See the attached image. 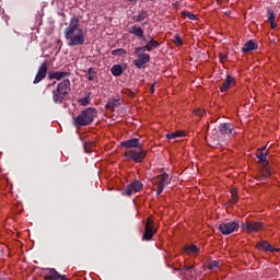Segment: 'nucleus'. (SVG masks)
<instances>
[{"label": "nucleus", "mask_w": 280, "mask_h": 280, "mask_svg": "<svg viewBox=\"0 0 280 280\" xmlns=\"http://www.w3.org/2000/svg\"><path fill=\"white\" fill-rule=\"evenodd\" d=\"M63 36L68 47H80L84 45L86 36L84 35V30L80 27V19H70L69 25L63 31Z\"/></svg>", "instance_id": "1"}, {"label": "nucleus", "mask_w": 280, "mask_h": 280, "mask_svg": "<svg viewBox=\"0 0 280 280\" xmlns=\"http://www.w3.org/2000/svg\"><path fill=\"white\" fill-rule=\"evenodd\" d=\"M120 148H126L125 156L131 159L135 163H141L148 151L143 150V144H140L139 141H122Z\"/></svg>", "instance_id": "2"}, {"label": "nucleus", "mask_w": 280, "mask_h": 280, "mask_svg": "<svg viewBox=\"0 0 280 280\" xmlns=\"http://www.w3.org/2000/svg\"><path fill=\"white\" fill-rule=\"evenodd\" d=\"M97 117V109L94 107H88L83 109L75 118L74 126L75 128H82V126H91Z\"/></svg>", "instance_id": "3"}, {"label": "nucleus", "mask_w": 280, "mask_h": 280, "mask_svg": "<svg viewBox=\"0 0 280 280\" xmlns=\"http://www.w3.org/2000/svg\"><path fill=\"white\" fill-rule=\"evenodd\" d=\"M69 91H71V81L66 79L57 84V88L52 91V102L55 104H62L67 95H69Z\"/></svg>", "instance_id": "4"}, {"label": "nucleus", "mask_w": 280, "mask_h": 280, "mask_svg": "<svg viewBox=\"0 0 280 280\" xmlns=\"http://www.w3.org/2000/svg\"><path fill=\"white\" fill-rule=\"evenodd\" d=\"M154 235H156V229H154V217L151 215L147 220L142 240L143 242H150Z\"/></svg>", "instance_id": "5"}, {"label": "nucleus", "mask_w": 280, "mask_h": 280, "mask_svg": "<svg viewBox=\"0 0 280 280\" xmlns=\"http://www.w3.org/2000/svg\"><path fill=\"white\" fill-rule=\"evenodd\" d=\"M241 229L246 231V233H259V231L264 229V223L246 220L245 222H242Z\"/></svg>", "instance_id": "6"}, {"label": "nucleus", "mask_w": 280, "mask_h": 280, "mask_svg": "<svg viewBox=\"0 0 280 280\" xmlns=\"http://www.w3.org/2000/svg\"><path fill=\"white\" fill-rule=\"evenodd\" d=\"M222 235H231L235 231H240V221L223 222L219 225Z\"/></svg>", "instance_id": "7"}, {"label": "nucleus", "mask_w": 280, "mask_h": 280, "mask_svg": "<svg viewBox=\"0 0 280 280\" xmlns=\"http://www.w3.org/2000/svg\"><path fill=\"white\" fill-rule=\"evenodd\" d=\"M143 189V183H141L139 179H136L133 183H131L127 188L122 191L124 196H132V192H139Z\"/></svg>", "instance_id": "8"}, {"label": "nucleus", "mask_w": 280, "mask_h": 280, "mask_svg": "<svg viewBox=\"0 0 280 280\" xmlns=\"http://www.w3.org/2000/svg\"><path fill=\"white\" fill-rule=\"evenodd\" d=\"M219 130L221 135H225L228 137H235L237 130H235V126L231 122H223L219 126Z\"/></svg>", "instance_id": "9"}, {"label": "nucleus", "mask_w": 280, "mask_h": 280, "mask_svg": "<svg viewBox=\"0 0 280 280\" xmlns=\"http://www.w3.org/2000/svg\"><path fill=\"white\" fill-rule=\"evenodd\" d=\"M46 77H47V62H43L38 68V71L33 81V84H38V82H43V80H45Z\"/></svg>", "instance_id": "10"}, {"label": "nucleus", "mask_w": 280, "mask_h": 280, "mask_svg": "<svg viewBox=\"0 0 280 280\" xmlns=\"http://www.w3.org/2000/svg\"><path fill=\"white\" fill-rule=\"evenodd\" d=\"M150 61V55L148 54H138V58L133 60V65L138 68V69H143V67L145 65H148V62Z\"/></svg>", "instance_id": "11"}, {"label": "nucleus", "mask_w": 280, "mask_h": 280, "mask_svg": "<svg viewBox=\"0 0 280 280\" xmlns=\"http://www.w3.org/2000/svg\"><path fill=\"white\" fill-rule=\"evenodd\" d=\"M258 250H265V253H279V248L273 247L268 241L258 242L256 244Z\"/></svg>", "instance_id": "12"}, {"label": "nucleus", "mask_w": 280, "mask_h": 280, "mask_svg": "<svg viewBox=\"0 0 280 280\" xmlns=\"http://www.w3.org/2000/svg\"><path fill=\"white\" fill-rule=\"evenodd\" d=\"M170 175L167 173H163L156 176L154 185H156V187L165 188V185H170Z\"/></svg>", "instance_id": "13"}, {"label": "nucleus", "mask_w": 280, "mask_h": 280, "mask_svg": "<svg viewBox=\"0 0 280 280\" xmlns=\"http://www.w3.org/2000/svg\"><path fill=\"white\" fill-rule=\"evenodd\" d=\"M44 279H46V280H58V279L65 280V279H67V276H62V275L58 273L56 271V269L51 268V269H47V272L45 273Z\"/></svg>", "instance_id": "14"}, {"label": "nucleus", "mask_w": 280, "mask_h": 280, "mask_svg": "<svg viewBox=\"0 0 280 280\" xmlns=\"http://www.w3.org/2000/svg\"><path fill=\"white\" fill-rule=\"evenodd\" d=\"M256 156L258 159V163H262V165H269L268 162V152H266V147L262 149H257Z\"/></svg>", "instance_id": "15"}, {"label": "nucleus", "mask_w": 280, "mask_h": 280, "mask_svg": "<svg viewBox=\"0 0 280 280\" xmlns=\"http://www.w3.org/2000/svg\"><path fill=\"white\" fill-rule=\"evenodd\" d=\"M233 86H235V79L228 74L224 83L221 86V92L226 93V91H229V89H232Z\"/></svg>", "instance_id": "16"}, {"label": "nucleus", "mask_w": 280, "mask_h": 280, "mask_svg": "<svg viewBox=\"0 0 280 280\" xmlns=\"http://www.w3.org/2000/svg\"><path fill=\"white\" fill-rule=\"evenodd\" d=\"M129 34L137 36V38H142V42L145 43V37L143 36V28L141 26L133 25L129 27Z\"/></svg>", "instance_id": "17"}, {"label": "nucleus", "mask_w": 280, "mask_h": 280, "mask_svg": "<svg viewBox=\"0 0 280 280\" xmlns=\"http://www.w3.org/2000/svg\"><path fill=\"white\" fill-rule=\"evenodd\" d=\"M67 75H70L69 72H62V71H55L49 74V80H62L67 78Z\"/></svg>", "instance_id": "18"}, {"label": "nucleus", "mask_w": 280, "mask_h": 280, "mask_svg": "<svg viewBox=\"0 0 280 280\" xmlns=\"http://www.w3.org/2000/svg\"><path fill=\"white\" fill-rule=\"evenodd\" d=\"M183 137H187V131L185 130H177V131H174L172 133H167L166 135V138L168 140H172V139H180Z\"/></svg>", "instance_id": "19"}, {"label": "nucleus", "mask_w": 280, "mask_h": 280, "mask_svg": "<svg viewBox=\"0 0 280 280\" xmlns=\"http://www.w3.org/2000/svg\"><path fill=\"white\" fill-rule=\"evenodd\" d=\"M184 253H187V255H198L200 248L196 245H187L184 247Z\"/></svg>", "instance_id": "20"}, {"label": "nucleus", "mask_w": 280, "mask_h": 280, "mask_svg": "<svg viewBox=\"0 0 280 280\" xmlns=\"http://www.w3.org/2000/svg\"><path fill=\"white\" fill-rule=\"evenodd\" d=\"M255 49H257V45L255 44V42L249 40L245 43V45L242 48V51L243 54H247V51H255Z\"/></svg>", "instance_id": "21"}, {"label": "nucleus", "mask_w": 280, "mask_h": 280, "mask_svg": "<svg viewBox=\"0 0 280 280\" xmlns=\"http://www.w3.org/2000/svg\"><path fill=\"white\" fill-rule=\"evenodd\" d=\"M96 77H97V71H95L94 68H89L88 73L85 75L86 80L89 82H93V80H95Z\"/></svg>", "instance_id": "22"}, {"label": "nucleus", "mask_w": 280, "mask_h": 280, "mask_svg": "<svg viewBox=\"0 0 280 280\" xmlns=\"http://www.w3.org/2000/svg\"><path fill=\"white\" fill-rule=\"evenodd\" d=\"M145 19H148V12L145 11H141L137 16L133 18L137 23H141V21H145Z\"/></svg>", "instance_id": "23"}, {"label": "nucleus", "mask_w": 280, "mask_h": 280, "mask_svg": "<svg viewBox=\"0 0 280 280\" xmlns=\"http://www.w3.org/2000/svg\"><path fill=\"white\" fill-rule=\"evenodd\" d=\"M112 73L113 75L119 77L121 73H124V70L121 69V66L116 65L112 67Z\"/></svg>", "instance_id": "24"}, {"label": "nucleus", "mask_w": 280, "mask_h": 280, "mask_svg": "<svg viewBox=\"0 0 280 280\" xmlns=\"http://www.w3.org/2000/svg\"><path fill=\"white\" fill-rule=\"evenodd\" d=\"M94 145H96L95 141H85L83 143V150L84 152H91V149L94 148Z\"/></svg>", "instance_id": "25"}, {"label": "nucleus", "mask_w": 280, "mask_h": 280, "mask_svg": "<svg viewBox=\"0 0 280 280\" xmlns=\"http://www.w3.org/2000/svg\"><path fill=\"white\" fill-rule=\"evenodd\" d=\"M270 164H264L262 165V173H261V176H264L265 178H270Z\"/></svg>", "instance_id": "26"}, {"label": "nucleus", "mask_w": 280, "mask_h": 280, "mask_svg": "<svg viewBox=\"0 0 280 280\" xmlns=\"http://www.w3.org/2000/svg\"><path fill=\"white\" fill-rule=\"evenodd\" d=\"M119 104L120 103L117 100H114L106 104V108H108V110H115Z\"/></svg>", "instance_id": "27"}, {"label": "nucleus", "mask_w": 280, "mask_h": 280, "mask_svg": "<svg viewBox=\"0 0 280 280\" xmlns=\"http://www.w3.org/2000/svg\"><path fill=\"white\" fill-rule=\"evenodd\" d=\"M173 43L176 45V47H183V38L179 34L173 36Z\"/></svg>", "instance_id": "28"}, {"label": "nucleus", "mask_w": 280, "mask_h": 280, "mask_svg": "<svg viewBox=\"0 0 280 280\" xmlns=\"http://www.w3.org/2000/svg\"><path fill=\"white\" fill-rule=\"evenodd\" d=\"M182 15L184 19H188L189 21H196V14H194L189 11H183Z\"/></svg>", "instance_id": "29"}, {"label": "nucleus", "mask_w": 280, "mask_h": 280, "mask_svg": "<svg viewBox=\"0 0 280 280\" xmlns=\"http://www.w3.org/2000/svg\"><path fill=\"white\" fill-rule=\"evenodd\" d=\"M151 49H152V47H150V45L147 44L145 46L137 47L135 49V54L139 55V54H141V51H150Z\"/></svg>", "instance_id": "30"}, {"label": "nucleus", "mask_w": 280, "mask_h": 280, "mask_svg": "<svg viewBox=\"0 0 280 280\" xmlns=\"http://www.w3.org/2000/svg\"><path fill=\"white\" fill-rule=\"evenodd\" d=\"M79 104L80 106H89V104H91V97L86 96V97L80 98Z\"/></svg>", "instance_id": "31"}, {"label": "nucleus", "mask_w": 280, "mask_h": 280, "mask_svg": "<svg viewBox=\"0 0 280 280\" xmlns=\"http://www.w3.org/2000/svg\"><path fill=\"white\" fill-rule=\"evenodd\" d=\"M209 270H215V268H220V262L218 260H212L208 264Z\"/></svg>", "instance_id": "32"}, {"label": "nucleus", "mask_w": 280, "mask_h": 280, "mask_svg": "<svg viewBox=\"0 0 280 280\" xmlns=\"http://www.w3.org/2000/svg\"><path fill=\"white\" fill-rule=\"evenodd\" d=\"M277 19V15L275 14V11H272V9H269L268 10V21L269 23L272 22V21H276Z\"/></svg>", "instance_id": "33"}, {"label": "nucleus", "mask_w": 280, "mask_h": 280, "mask_svg": "<svg viewBox=\"0 0 280 280\" xmlns=\"http://www.w3.org/2000/svg\"><path fill=\"white\" fill-rule=\"evenodd\" d=\"M147 45H149V47H151V49H152V47H153L154 49H156V47H159V42L154 40L153 38H150V39L147 42Z\"/></svg>", "instance_id": "34"}, {"label": "nucleus", "mask_w": 280, "mask_h": 280, "mask_svg": "<svg viewBox=\"0 0 280 280\" xmlns=\"http://www.w3.org/2000/svg\"><path fill=\"white\" fill-rule=\"evenodd\" d=\"M231 196H232L231 203L232 205L237 203V190H232Z\"/></svg>", "instance_id": "35"}, {"label": "nucleus", "mask_w": 280, "mask_h": 280, "mask_svg": "<svg viewBox=\"0 0 280 280\" xmlns=\"http://www.w3.org/2000/svg\"><path fill=\"white\" fill-rule=\"evenodd\" d=\"M122 54H126V50L121 48L112 51V56H122Z\"/></svg>", "instance_id": "36"}, {"label": "nucleus", "mask_w": 280, "mask_h": 280, "mask_svg": "<svg viewBox=\"0 0 280 280\" xmlns=\"http://www.w3.org/2000/svg\"><path fill=\"white\" fill-rule=\"evenodd\" d=\"M194 115H197L198 117H202V115H205V109H195L194 110Z\"/></svg>", "instance_id": "37"}, {"label": "nucleus", "mask_w": 280, "mask_h": 280, "mask_svg": "<svg viewBox=\"0 0 280 280\" xmlns=\"http://www.w3.org/2000/svg\"><path fill=\"white\" fill-rule=\"evenodd\" d=\"M175 270H180V271L185 270L186 272H189V270H194V266H184Z\"/></svg>", "instance_id": "38"}, {"label": "nucleus", "mask_w": 280, "mask_h": 280, "mask_svg": "<svg viewBox=\"0 0 280 280\" xmlns=\"http://www.w3.org/2000/svg\"><path fill=\"white\" fill-rule=\"evenodd\" d=\"M156 187H158L156 196H161L163 194V189H165V188L162 186H156Z\"/></svg>", "instance_id": "39"}, {"label": "nucleus", "mask_w": 280, "mask_h": 280, "mask_svg": "<svg viewBox=\"0 0 280 280\" xmlns=\"http://www.w3.org/2000/svg\"><path fill=\"white\" fill-rule=\"evenodd\" d=\"M208 145H209V148H218V145H220V142L213 141V142L209 143Z\"/></svg>", "instance_id": "40"}, {"label": "nucleus", "mask_w": 280, "mask_h": 280, "mask_svg": "<svg viewBox=\"0 0 280 280\" xmlns=\"http://www.w3.org/2000/svg\"><path fill=\"white\" fill-rule=\"evenodd\" d=\"M270 25H271V30H275L277 27V22L272 21V22H269Z\"/></svg>", "instance_id": "41"}, {"label": "nucleus", "mask_w": 280, "mask_h": 280, "mask_svg": "<svg viewBox=\"0 0 280 280\" xmlns=\"http://www.w3.org/2000/svg\"><path fill=\"white\" fill-rule=\"evenodd\" d=\"M154 84H155V83H153V84L151 85V88H150L151 93H154Z\"/></svg>", "instance_id": "42"}, {"label": "nucleus", "mask_w": 280, "mask_h": 280, "mask_svg": "<svg viewBox=\"0 0 280 280\" xmlns=\"http://www.w3.org/2000/svg\"><path fill=\"white\" fill-rule=\"evenodd\" d=\"M129 141H139V138L129 139Z\"/></svg>", "instance_id": "43"}, {"label": "nucleus", "mask_w": 280, "mask_h": 280, "mask_svg": "<svg viewBox=\"0 0 280 280\" xmlns=\"http://www.w3.org/2000/svg\"><path fill=\"white\" fill-rule=\"evenodd\" d=\"M129 3H135L137 0H127Z\"/></svg>", "instance_id": "44"}, {"label": "nucleus", "mask_w": 280, "mask_h": 280, "mask_svg": "<svg viewBox=\"0 0 280 280\" xmlns=\"http://www.w3.org/2000/svg\"><path fill=\"white\" fill-rule=\"evenodd\" d=\"M51 85H47V89H49Z\"/></svg>", "instance_id": "45"}]
</instances>
